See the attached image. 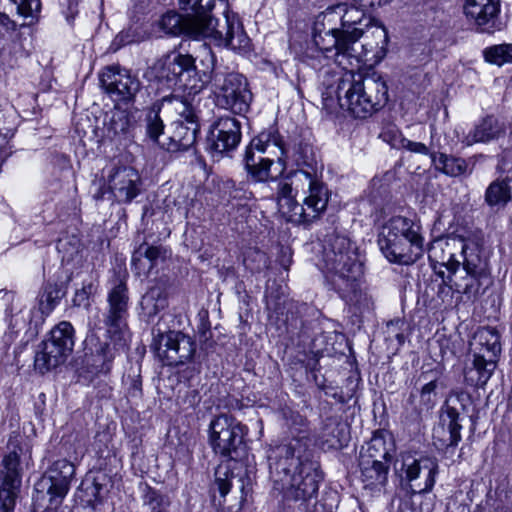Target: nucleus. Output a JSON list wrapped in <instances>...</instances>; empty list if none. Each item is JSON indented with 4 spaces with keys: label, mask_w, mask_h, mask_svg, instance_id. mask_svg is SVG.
Instances as JSON below:
<instances>
[{
    "label": "nucleus",
    "mask_w": 512,
    "mask_h": 512,
    "mask_svg": "<svg viewBox=\"0 0 512 512\" xmlns=\"http://www.w3.org/2000/svg\"><path fill=\"white\" fill-rule=\"evenodd\" d=\"M388 42V32L380 21L348 3H338L315 17L312 42L301 60L313 69H320L330 58L376 65L386 57Z\"/></svg>",
    "instance_id": "nucleus-1"
},
{
    "label": "nucleus",
    "mask_w": 512,
    "mask_h": 512,
    "mask_svg": "<svg viewBox=\"0 0 512 512\" xmlns=\"http://www.w3.org/2000/svg\"><path fill=\"white\" fill-rule=\"evenodd\" d=\"M161 103L162 104H164V103L172 104L175 112L180 117L179 120H183L185 123H190L192 121L199 123L198 115H197L194 107L185 97L170 94V95L164 96L161 99Z\"/></svg>",
    "instance_id": "nucleus-40"
},
{
    "label": "nucleus",
    "mask_w": 512,
    "mask_h": 512,
    "mask_svg": "<svg viewBox=\"0 0 512 512\" xmlns=\"http://www.w3.org/2000/svg\"><path fill=\"white\" fill-rule=\"evenodd\" d=\"M471 356V364H467L464 370L465 382L473 387H483L493 375L497 362L480 356L479 352Z\"/></svg>",
    "instance_id": "nucleus-28"
},
{
    "label": "nucleus",
    "mask_w": 512,
    "mask_h": 512,
    "mask_svg": "<svg viewBox=\"0 0 512 512\" xmlns=\"http://www.w3.org/2000/svg\"><path fill=\"white\" fill-rule=\"evenodd\" d=\"M95 291L96 285L93 281L83 283L82 288L77 289L74 294L72 299L73 305L76 307L89 308L91 305L90 297L95 293Z\"/></svg>",
    "instance_id": "nucleus-48"
},
{
    "label": "nucleus",
    "mask_w": 512,
    "mask_h": 512,
    "mask_svg": "<svg viewBox=\"0 0 512 512\" xmlns=\"http://www.w3.org/2000/svg\"><path fill=\"white\" fill-rule=\"evenodd\" d=\"M323 261L333 289L346 302L358 304L362 298L359 287L363 264L356 246L345 236L331 235L325 240Z\"/></svg>",
    "instance_id": "nucleus-6"
},
{
    "label": "nucleus",
    "mask_w": 512,
    "mask_h": 512,
    "mask_svg": "<svg viewBox=\"0 0 512 512\" xmlns=\"http://www.w3.org/2000/svg\"><path fill=\"white\" fill-rule=\"evenodd\" d=\"M463 10L467 19L483 33L492 34L502 29L500 0H465Z\"/></svg>",
    "instance_id": "nucleus-21"
},
{
    "label": "nucleus",
    "mask_w": 512,
    "mask_h": 512,
    "mask_svg": "<svg viewBox=\"0 0 512 512\" xmlns=\"http://www.w3.org/2000/svg\"><path fill=\"white\" fill-rule=\"evenodd\" d=\"M40 9L39 0H0V25L7 30H15L16 23L10 16L29 17Z\"/></svg>",
    "instance_id": "nucleus-26"
},
{
    "label": "nucleus",
    "mask_w": 512,
    "mask_h": 512,
    "mask_svg": "<svg viewBox=\"0 0 512 512\" xmlns=\"http://www.w3.org/2000/svg\"><path fill=\"white\" fill-rule=\"evenodd\" d=\"M168 257L170 251L165 246L143 243L134 251L131 264L138 276L147 275Z\"/></svg>",
    "instance_id": "nucleus-23"
},
{
    "label": "nucleus",
    "mask_w": 512,
    "mask_h": 512,
    "mask_svg": "<svg viewBox=\"0 0 512 512\" xmlns=\"http://www.w3.org/2000/svg\"><path fill=\"white\" fill-rule=\"evenodd\" d=\"M476 352H479L480 356L483 355L485 358L497 362L501 352L499 334L490 328L477 331L470 342L471 355H476Z\"/></svg>",
    "instance_id": "nucleus-27"
},
{
    "label": "nucleus",
    "mask_w": 512,
    "mask_h": 512,
    "mask_svg": "<svg viewBox=\"0 0 512 512\" xmlns=\"http://www.w3.org/2000/svg\"><path fill=\"white\" fill-rule=\"evenodd\" d=\"M419 481H423V474H419Z\"/></svg>",
    "instance_id": "nucleus-58"
},
{
    "label": "nucleus",
    "mask_w": 512,
    "mask_h": 512,
    "mask_svg": "<svg viewBox=\"0 0 512 512\" xmlns=\"http://www.w3.org/2000/svg\"><path fill=\"white\" fill-rule=\"evenodd\" d=\"M468 395L464 392H452L441 409L440 422L433 429V443L438 449L455 448L461 441V412L465 410Z\"/></svg>",
    "instance_id": "nucleus-13"
},
{
    "label": "nucleus",
    "mask_w": 512,
    "mask_h": 512,
    "mask_svg": "<svg viewBox=\"0 0 512 512\" xmlns=\"http://www.w3.org/2000/svg\"><path fill=\"white\" fill-rule=\"evenodd\" d=\"M355 4H350L351 6H355L361 9L363 12L364 8H375L376 4L374 0H353Z\"/></svg>",
    "instance_id": "nucleus-53"
},
{
    "label": "nucleus",
    "mask_w": 512,
    "mask_h": 512,
    "mask_svg": "<svg viewBox=\"0 0 512 512\" xmlns=\"http://www.w3.org/2000/svg\"><path fill=\"white\" fill-rule=\"evenodd\" d=\"M442 377V369L436 367L430 370H423L419 380L424 384L420 389V404L422 409H431L436 403L437 388Z\"/></svg>",
    "instance_id": "nucleus-38"
},
{
    "label": "nucleus",
    "mask_w": 512,
    "mask_h": 512,
    "mask_svg": "<svg viewBox=\"0 0 512 512\" xmlns=\"http://www.w3.org/2000/svg\"><path fill=\"white\" fill-rule=\"evenodd\" d=\"M291 435L268 457L270 479L273 490L284 500L306 502L316 497L323 479L306 418L299 414L293 417Z\"/></svg>",
    "instance_id": "nucleus-4"
},
{
    "label": "nucleus",
    "mask_w": 512,
    "mask_h": 512,
    "mask_svg": "<svg viewBox=\"0 0 512 512\" xmlns=\"http://www.w3.org/2000/svg\"><path fill=\"white\" fill-rule=\"evenodd\" d=\"M151 349L157 359L166 366H178L190 361L196 352V343L180 331H163L158 323L152 329Z\"/></svg>",
    "instance_id": "nucleus-12"
},
{
    "label": "nucleus",
    "mask_w": 512,
    "mask_h": 512,
    "mask_svg": "<svg viewBox=\"0 0 512 512\" xmlns=\"http://www.w3.org/2000/svg\"><path fill=\"white\" fill-rule=\"evenodd\" d=\"M415 397L416 396L413 393H411L410 396H409L408 401L412 404L414 402Z\"/></svg>",
    "instance_id": "nucleus-57"
},
{
    "label": "nucleus",
    "mask_w": 512,
    "mask_h": 512,
    "mask_svg": "<svg viewBox=\"0 0 512 512\" xmlns=\"http://www.w3.org/2000/svg\"><path fill=\"white\" fill-rule=\"evenodd\" d=\"M161 104L159 102L154 103L148 110L145 122H146V134L152 141H158L159 137L164 132V123L159 115L161 110Z\"/></svg>",
    "instance_id": "nucleus-42"
},
{
    "label": "nucleus",
    "mask_w": 512,
    "mask_h": 512,
    "mask_svg": "<svg viewBox=\"0 0 512 512\" xmlns=\"http://www.w3.org/2000/svg\"><path fill=\"white\" fill-rule=\"evenodd\" d=\"M400 145L403 149H406L407 151H410L413 153L422 154V155L429 154L428 147L421 142H414L407 138H402L400 140Z\"/></svg>",
    "instance_id": "nucleus-51"
},
{
    "label": "nucleus",
    "mask_w": 512,
    "mask_h": 512,
    "mask_svg": "<svg viewBox=\"0 0 512 512\" xmlns=\"http://www.w3.org/2000/svg\"><path fill=\"white\" fill-rule=\"evenodd\" d=\"M133 122L126 110H116L112 113L109 130L115 135L125 134L132 127Z\"/></svg>",
    "instance_id": "nucleus-47"
},
{
    "label": "nucleus",
    "mask_w": 512,
    "mask_h": 512,
    "mask_svg": "<svg viewBox=\"0 0 512 512\" xmlns=\"http://www.w3.org/2000/svg\"><path fill=\"white\" fill-rule=\"evenodd\" d=\"M223 30L224 35L220 44L239 53H246L250 50L249 37L237 18L234 15L231 16L228 11L224 12Z\"/></svg>",
    "instance_id": "nucleus-25"
},
{
    "label": "nucleus",
    "mask_w": 512,
    "mask_h": 512,
    "mask_svg": "<svg viewBox=\"0 0 512 512\" xmlns=\"http://www.w3.org/2000/svg\"><path fill=\"white\" fill-rule=\"evenodd\" d=\"M161 27L165 33L170 35L189 34V23H186L183 17L176 12H167L161 18Z\"/></svg>",
    "instance_id": "nucleus-44"
},
{
    "label": "nucleus",
    "mask_w": 512,
    "mask_h": 512,
    "mask_svg": "<svg viewBox=\"0 0 512 512\" xmlns=\"http://www.w3.org/2000/svg\"><path fill=\"white\" fill-rule=\"evenodd\" d=\"M455 274H450L447 276L446 279L443 278L442 283L439 285V289L437 292L438 297L444 301L446 298H452V292L455 291L454 287V279L453 276Z\"/></svg>",
    "instance_id": "nucleus-50"
},
{
    "label": "nucleus",
    "mask_w": 512,
    "mask_h": 512,
    "mask_svg": "<svg viewBox=\"0 0 512 512\" xmlns=\"http://www.w3.org/2000/svg\"><path fill=\"white\" fill-rule=\"evenodd\" d=\"M100 84L113 101L125 104L136 102L142 88L136 75L119 66L105 68L100 75Z\"/></svg>",
    "instance_id": "nucleus-16"
},
{
    "label": "nucleus",
    "mask_w": 512,
    "mask_h": 512,
    "mask_svg": "<svg viewBox=\"0 0 512 512\" xmlns=\"http://www.w3.org/2000/svg\"><path fill=\"white\" fill-rule=\"evenodd\" d=\"M66 295V287L62 284L47 283L40 295L39 307L42 313H50Z\"/></svg>",
    "instance_id": "nucleus-39"
},
{
    "label": "nucleus",
    "mask_w": 512,
    "mask_h": 512,
    "mask_svg": "<svg viewBox=\"0 0 512 512\" xmlns=\"http://www.w3.org/2000/svg\"><path fill=\"white\" fill-rule=\"evenodd\" d=\"M394 443L384 432H376L362 447L359 460H377L390 463L394 455Z\"/></svg>",
    "instance_id": "nucleus-29"
},
{
    "label": "nucleus",
    "mask_w": 512,
    "mask_h": 512,
    "mask_svg": "<svg viewBox=\"0 0 512 512\" xmlns=\"http://www.w3.org/2000/svg\"><path fill=\"white\" fill-rule=\"evenodd\" d=\"M127 380H129L128 394L131 397H140L142 394V381L140 375H128Z\"/></svg>",
    "instance_id": "nucleus-52"
},
{
    "label": "nucleus",
    "mask_w": 512,
    "mask_h": 512,
    "mask_svg": "<svg viewBox=\"0 0 512 512\" xmlns=\"http://www.w3.org/2000/svg\"><path fill=\"white\" fill-rule=\"evenodd\" d=\"M430 157L435 169L447 176L459 177L472 173L473 168L463 158L445 153H431Z\"/></svg>",
    "instance_id": "nucleus-36"
},
{
    "label": "nucleus",
    "mask_w": 512,
    "mask_h": 512,
    "mask_svg": "<svg viewBox=\"0 0 512 512\" xmlns=\"http://www.w3.org/2000/svg\"><path fill=\"white\" fill-rule=\"evenodd\" d=\"M129 291L125 280H112L107 292V305L103 313L106 329L127 334V318L129 310Z\"/></svg>",
    "instance_id": "nucleus-18"
},
{
    "label": "nucleus",
    "mask_w": 512,
    "mask_h": 512,
    "mask_svg": "<svg viewBox=\"0 0 512 512\" xmlns=\"http://www.w3.org/2000/svg\"><path fill=\"white\" fill-rule=\"evenodd\" d=\"M106 194V190L104 189V187L102 186L101 183H99L96 187V190L95 192L93 193V198L95 200H102L104 198Z\"/></svg>",
    "instance_id": "nucleus-54"
},
{
    "label": "nucleus",
    "mask_w": 512,
    "mask_h": 512,
    "mask_svg": "<svg viewBox=\"0 0 512 512\" xmlns=\"http://www.w3.org/2000/svg\"><path fill=\"white\" fill-rule=\"evenodd\" d=\"M285 288L281 285L268 286L265 293L266 307L276 313H281L282 305L285 304Z\"/></svg>",
    "instance_id": "nucleus-46"
},
{
    "label": "nucleus",
    "mask_w": 512,
    "mask_h": 512,
    "mask_svg": "<svg viewBox=\"0 0 512 512\" xmlns=\"http://www.w3.org/2000/svg\"><path fill=\"white\" fill-rule=\"evenodd\" d=\"M375 1V4H376V7H380L386 3H388L389 0H374Z\"/></svg>",
    "instance_id": "nucleus-55"
},
{
    "label": "nucleus",
    "mask_w": 512,
    "mask_h": 512,
    "mask_svg": "<svg viewBox=\"0 0 512 512\" xmlns=\"http://www.w3.org/2000/svg\"><path fill=\"white\" fill-rule=\"evenodd\" d=\"M334 92L340 107L356 118H367L388 102L386 81L377 73L362 76L345 71L336 80Z\"/></svg>",
    "instance_id": "nucleus-7"
},
{
    "label": "nucleus",
    "mask_w": 512,
    "mask_h": 512,
    "mask_svg": "<svg viewBox=\"0 0 512 512\" xmlns=\"http://www.w3.org/2000/svg\"><path fill=\"white\" fill-rule=\"evenodd\" d=\"M377 243L388 261L402 265L415 263L424 252L420 227L403 216L392 217L381 227Z\"/></svg>",
    "instance_id": "nucleus-8"
},
{
    "label": "nucleus",
    "mask_w": 512,
    "mask_h": 512,
    "mask_svg": "<svg viewBox=\"0 0 512 512\" xmlns=\"http://www.w3.org/2000/svg\"><path fill=\"white\" fill-rule=\"evenodd\" d=\"M230 195L234 198H237V197H240L239 193H238V189H235L234 191H231L230 192Z\"/></svg>",
    "instance_id": "nucleus-56"
},
{
    "label": "nucleus",
    "mask_w": 512,
    "mask_h": 512,
    "mask_svg": "<svg viewBox=\"0 0 512 512\" xmlns=\"http://www.w3.org/2000/svg\"><path fill=\"white\" fill-rule=\"evenodd\" d=\"M483 57L487 63L497 66L512 63V44L492 45L483 50Z\"/></svg>",
    "instance_id": "nucleus-41"
},
{
    "label": "nucleus",
    "mask_w": 512,
    "mask_h": 512,
    "mask_svg": "<svg viewBox=\"0 0 512 512\" xmlns=\"http://www.w3.org/2000/svg\"><path fill=\"white\" fill-rule=\"evenodd\" d=\"M127 345L126 334L106 329V339L101 340L91 334L86 339V350L89 361L97 373L108 374L113 367V361Z\"/></svg>",
    "instance_id": "nucleus-15"
},
{
    "label": "nucleus",
    "mask_w": 512,
    "mask_h": 512,
    "mask_svg": "<svg viewBox=\"0 0 512 512\" xmlns=\"http://www.w3.org/2000/svg\"><path fill=\"white\" fill-rule=\"evenodd\" d=\"M168 305L167 293L162 285H154L142 296L140 316L150 322L160 311Z\"/></svg>",
    "instance_id": "nucleus-35"
},
{
    "label": "nucleus",
    "mask_w": 512,
    "mask_h": 512,
    "mask_svg": "<svg viewBox=\"0 0 512 512\" xmlns=\"http://www.w3.org/2000/svg\"><path fill=\"white\" fill-rule=\"evenodd\" d=\"M449 242L442 238L433 240L428 246L427 253L431 263L444 266L450 274H456L460 262L455 259L454 254L449 250Z\"/></svg>",
    "instance_id": "nucleus-37"
},
{
    "label": "nucleus",
    "mask_w": 512,
    "mask_h": 512,
    "mask_svg": "<svg viewBox=\"0 0 512 512\" xmlns=\"http://www.w3.org/2000/svg\"><path fill=\"white\" fill-rule=\"evenodd\" d=\"M404 479L409 483L413 494L426 493L432 490L438 473V463L433 457L421 456L416 458L411 453L402 455Z\"/></svg>",
    "instance_id": "nucleus-17"
},
{
    "label": "nucleus",
    "mask_w": 512,
    "mask_h": 512,
    "mask_svg": "<svg viewBox=\"0 0 512 512\" xmlns=\"http://www.w3.org/2000/svg\"><path fill=\"white\" fill-rule=\"evenodd\" d=\"M207 12L198 11L194 13L189 22V34L195 38L210 37L220 42L224 35L223 23L220 24L218 19L208 16Z\"/></svg>",
    "instance_id": "nucleus-32"
},
{
    "label": "nucleus",
    "mask_w": 512,
    "mask_h": 512,
    "mask_svg": "<svg viewBox=\"0 0 512 512\" xmlns=\"http://www.w3.org/2000/svg\"><path fill=\"white\" fill-rule=\"evenodd\" d=\"M75 330L68 321L57 324L41 344L34 359L35 369L44 374L65 363L73 351Z\"/></svg>",
    "instance_id": "nucleus-11"
},
{
    "label": "nucleus",
    "mask_w": 512,
    "mask_h": 512,
    "mask_svg": "<svg viewBox=\"0 0 512 512\" xmlns=\"http://www.w3.org/2000/svg\"><path fill=\"white\" fill-rule=\"evenodd\" d=\"M275 150L281 173L289 162L299 167L279 183L280 205H287L291 217L298 222L309 224L323 214L329 200V190L322 180L323 164L312 143L301 136L286 143L280 135V145Z\"/></svg>",
    "instance_id": "nucleus-3"
},
{
    "label": "nucleus",
    "mask_w": 512,
    "mask_h": 512,
    "mask_svg": "<svg viewBox=\"0 0 512 512\" xmlns=\"http://www.w3.org/2000/svg\"><path fill=\"white\" fill-rule=\"evenodd\" d=\"M461 254L465 273L478 274L479 276L491 274L488 259L481 255V247L476 242L463 241Z\"/></svg>",
    "instance_id": "nucleus-31"
},
{
    "label": "nucleus",
    "mask_w": 512,
    "mask_h": 512,
    "mask_svg": "<svg viewBox=\"0 0 512 512\" xmlns=\"http://www.w3.org/2000/svg\"><path fill=\"white\" fill-rule=\"evenodd\" d=\"M74 473L75 467L70 461H55L34 485V506L44 511L58 509L69 491Z\"/></svg>",
    "instance_id": "nucleus-9"
},
{
    "label": "nucleus",
    "mask_w": 512,
    "mask_h": 512,
    "mask_svg": "<svg viewBox=\"0 0 512 512\" xmlns=\"http://www.w3.org/2000/svg\"><path fill=\"white\" fill-rule=\"evenodd\" d=\"M142 500L144 505L149 506L151 512H167L169 500L156 489L148 484H141Z\"/></svg>",
    "instance_id": "nucleus-43"
},
{
    "label": "nucleus",
    "mask_w": 512,
    "mask_h": 512,
    "mask_svg": "<svg viewBox=\"0 0 512 512\" xmlns=\"http://www.w3.org/2000/svg\"><path fill=\"white\" fill-rule=\"evenodd\" d=\"M216 63L211 47L203 43L196 56L176 51L163 55L150 67V73L163 88L193 95L209 88L222 108L235 114L246 113L252 102L247 79L239 73L217 69Z\"/></svg>",
    "instance_id": "nucleus-2"
},
{
    "label": "nucleus",
    "mask_w": 512,
    "mask_h": 512,
    "mask_svg": "<svg viewBox=\"0 0 512 512\" xmlns=\"http://www.w3.org/2000/svg\"><path fill=\"white\" fill-rule=\"evenodd\" d=\"M216 0H179L180 8L186 12L211 11Z\"/></svg>",
    "instance_id": "nucleus-49"
},
{
    "label": "nucleus",
    "mask_w": 512,
    "mask_h": 512,
    "mask_svg": "<svg viewBox=\"0 0 512 512\" xmlns=\"http://www.w3.org/2000/svg\"><path fill=\"white\" fill-rule=\"evenodd\" d=\"M491 283V274L479 276L465 273L454 281V287L455 292L463 294L468 300L475 301L485 293Z\"/></svg>",
    "instance_id": "nucleus-34"
},
{
    "label": "nucleus",
    "mask_w": 512,
    "mask_h": 512,
    "mask_svg": "<svg viewBox=\"0 0 512 512\" xmlns=\"http://www.w3.org/2000/svg\"><path fill=\"white\" fill-rule=\"evenodd\" d=\"M243 264L252 273H260L269 267L267 254L256 248H249L244 253Z\"/></svg>",
    "instance_id": "nucleus-45"
},
{
    "label": "nucleus",
    "mask_w": 512,
    "mask_h": 512,
    "mask_svg": "<svg viewBox=\"0 0 512 512\" xmlns=\"http://www.w3.org/2000/svg\"><path fill=\"white\" fill-rule=\"evenodd\" d=\"M505 133V126L493 115L479 120L464 138V143L471 146L475 143H489L499 139Z\"/></svg>",
    "instance_id": "nucleus-24"
},
{
    "label": "nucleus",
    "mask_w": 512,
    "mask_h": 512,
    "mask_svg": "<svg viewBox=\"0 0 512 512\" xmlns=\"http://www.w3.org/2000/svg\"><path fill=\"white\" fill-rule=\"evenodd\" d=\"M199 131L200 125L195 121L185 123L183 120H175L171 123L167 141H163L162 147L170 152L187 151L194 147Z\"/></svg>",
    "instance_id": "nucleus-22"
},
{
    "label": "nucleus",
    "mask_w": 512,
    "mask_h": 512,
    "mask_svg": "<svg viewBox=\"0 0 512 512\" xmlns=\"http://www.w3.org/2000/svg\"><path fill=\"white\" fill-rule=\"evenodd\" d=\"M365 488L380 491L388 481L389 463L377 460H359Z\"/></svg>",
    "instance_id": "nucleus-30"
},
{
    "label": "nucleus",
    "mask_w": 512,
    "mask_h": 512,
    "mask_svg": "<svg viewBox=\"0 0 512 512\" xmlns=\"http://www.w3.org/2000/svg\"><path fill=\"white\" fill-rule=\"evenodd\" d=\"M280 145V133L275 128L261 132L246 147L243 165L247 177L254 183H265L276 179L271 173L274 164L273 152Z\"/></svg>",
    "instance_id": "nucleus-10"
},
{
    "label": "nucleus",
    "mask_w": 512,
    "mask_h": 512,
    "mask_svg": "<svg viewBox=\"0 0 512 512\" xmlns=\"http://www.w3.org/2000/svg\"><path fill=\"white\" fill-rule=\"evenodd\" d=\"M247 434L248 428L230 414H220L209 424V444L212 450L229 459L216 468L214 486L223 498L232 487L237 488L240 492L238 510L251 486L246 467L238 461L246 454L244 439Z\"/></svg>",
    "instance_id": "nucleus-5"
},
{
    "label": "nucleus",
    "mask_w": 512,
    "mask_h": 512,
    "mask_svg": "<svg viewBox=\"0 0 512 512\" xmlns=\"http://www.w3.org/2000/svg\"><path fill=\"white\" fill-rule=\"evenodd\" d=\"M241 141V124L230 116L218 118L212 125L208 135L209 148L212 152L228 153Z\"/></svg>",
    "instance_id": "nucleus-20"
},
{
    "label": "nucleus",
    "mask_w": 512,
    "mask_h": 512,
    "mask_svg": "<svg viewBox=\"0 0 512 512\" xmlns=\"http://www.w3.org/2000/svg\"><path fill=\"white\" fill-rule=\"evenodd\" d=\"M7 450L0 465V512H14L21 485L19 465L22 447L18 436L9 438Z\"/></svg>",
    "instance_id": "nucleus-14"
},
{
    "label": "nucleus",
    "mask_w": 512,
    "mask_h": 512,
    "mask_svg": "<svg viewBox=\"0 0 512 512\" xmlns=\"http://www.w3.org/2000/svg\"><path fill=\"white\" fill-rule=\"evenodd\" d=\"M439 275L443 278L444 277V272H439Z\"/></svg>",
    "instance_id": "nucleus-59"
},
{
    "label": "nucleus",
    "mask_w": 512,
    "mask_h": 512,
    "mask_svg": "<svg viewBox=\"0 0 512 512\" xmlns=\"http://www.w3.org/2000/svg\"><path fill=\"white\" fill-rule=\"evenodd\" d=\"M108 189L119 203H131L141 192V177L130 166L114 167L107 176Z\"/></svg>",
    "instance_id": "nucleus-19"
},
{
    "label": "nucleus",
    "mask_w": 512,
    "mask_h": 512,
    "mask_svg": "<svg viewBox=\"0 0 512 512\" xmlns=\"http://www.w3.org/2000/svg\"><path fill=\"white\" fill-rule=\"evenodd\" d=\"M512 177H499L485 190V203L496 210L503 209L512 200Z\"/></svg>",
    "instance_id": "nucleus-33"
}]
</instances>
